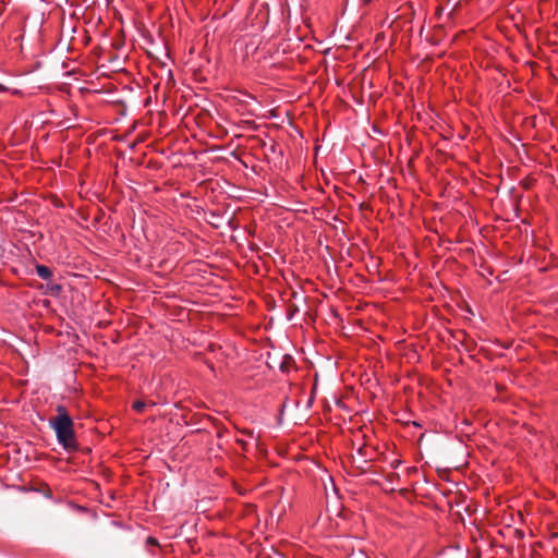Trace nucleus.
Here are the masks:
<instances>
[{
	"instance_id": "obj_1",
	"label": "nucleus",
	"mask_w": 558,
	"mask_h": 558,
	"mask_svg": "<svg viewBox=\"0 0 558 558\" xmlns=\"http://www.w3.org/2000/svg\"><path fill=\"white\" fill-rule=\"evenodd\" d=\"M57 413L58 415L50 421V425L56 432L57 439L65 450H75L77 442L74 437L73 421L63 405L57 407Z\"/></svg>"
},
{
	"instance_id": "obj_3",
	"label": "nucleus",
	"mask_w": 558,
	"mask_h": 558,
	"mask_svg": "<svg viewBox=\"0 0 558 558\" xmlns=\"http://www.w3.org/2000/svg\"><path fill=\"white\" fill-rule=\"evenodd\" d=\"M342 546L347 550V558H353L355 556V545L352 539H347L345 544Z\"/></svg>"
},
{
	"instance_id": "obj_2",
	"label": "nucleus",
	"mask_w": 558,
	"mask_h": 558,
	"mask_svg": "<svg viewBox=\"0 0 558 558\" xmlns=\"http://www.w3.org/2000/svg\"><path fill=\"white\" fill-rule=\"evenodd\" d=\"M36 274L44 280H49L52 277L51 270L45 265L36 266Z\"/></svg>"
},
{
	"instance_id": "obj_7",
	"label": "nucleus",
	"mask_w": 558,
	"mask_h": 558,
	"mask_svg": "<svg viewBox=\"0 0 558 558\" xmlns=\"http://www.w3.org/2000/svg\"><path fill=\"white\" fill-rule=\"evenodd\" d=\"M245 434H247L248 436H253V432H244Z\"/></svg>"
},
{
	"instance_id": "obj_6",
	"label": "nucleus",
	"mask_w": 558,
	"mask_h": 558,
	"mask_svg": "<svg viewBox=\"0 0 558 558\" xmlns=\"http://www.w3.org/2000/svg\"><path fill=\"white\" fill-rule=\"evenodd\" d=\"M147 545L148 546H157L158 545L157 539L154 538V537H148L147 538Z\"/></svg>"
},
{
	"instance_id": "obj_4",
	"label": "nucleus",
	"mask_w": 558,
	"mask_h": 558,
	"mask_svg": "<svg viewBox=\"0 0 558 558\" xmlns=\"http://www.w3.org/2000/svg\"><path fill=\"white\" fill-rule=\"evenodd\" d=\"M145 407H146V403H145L144 401H142V400H136V401H134V402H133V405H132V408H133L136 412H138V413L143 412V411H144V409H145Z\"/></svg>"
},
{
	"instance_id": "obj_5",
	"label": "nucleus",
	"mask_w": 558,
	"mask_h": 558,
	"mask_svg": "<svg viewBox=\"0 0 558 558\" xmlns=\"http://www.w3.org/2000/svg\"><path fill=\"white\" fill-rule=\"evenodd\" d=\"M355 543L357 545L359 555L367 557L368 556L367 551L363 547L360 546L361 542L356 541Z\"/></svg>"
}]
</instances>
